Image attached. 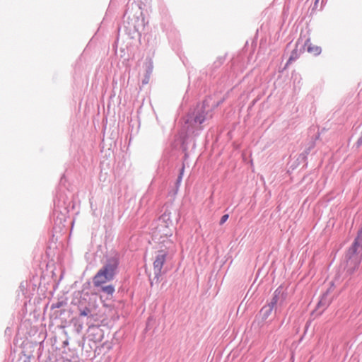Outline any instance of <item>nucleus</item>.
Segmentation results:
<instances>
[{
  "label": "nucleus",
  "mask_w": 362,
  "mask_h": 362,
  "mask_svg": "<svg viewBox=\"0 0 362 362\" xmlns=\"http://www.w3.org/2000/svg\"><path fill=\"white\" fill-rule=\"evenodd\" d=\"M206 102L198 103L194 108H191L184 117V124L182 131L186 136H197L203 130L202 124L207 119L209 110H206Z\"/></svg>",
  "instance_id": "nucleus-1"
},
{
  "label": "nucleus",
  "mask_w": 362,
  "mask_h": 362,
  "mask_svg": "<svg viewBox=\"0 0 362 362\" xmlns=\"http://www.w3.org/2000/svg\"><path fill=\"white\" fill-rule=\"evenodd\" d=\"M346 258V272L352 274L359 267L362 260V223L357 235L349 247Z\"/></svg>",
  "instance_id": "nucleus-2"
},
{
  "label": "nucleus",
  "mask_w": 362,
  "mask_h": 362,
  "mask_svg": "<svg viewBox=\"0 0 362 362\" xmlns=\"http://www.w3.org/2000/svg\"><path fill=\"white\" fill-rule=\"evenodd\" d=\"M119 259L115 256L107 259L104 266L97 272L93 279L95 287L101 286L107 281L112 280L117 274Z\"/></svg>",
  "instance_id": "nucleus-3"
},
{
  "label": "nucleus",
  "mask_w": 362,
  "mask_h": 362,
  "mask_svg": "<svg viewBox=\"0 0 362 362\" xmlns=\"http://www.w3.org/2000/svg\"><path fill=\"white\" fill-rule=\"evenodd\" d=\"M167 256L168 252L164 250H158L156 253L155 260L153 262V272L155 278L157 279H159L162 274V269L166 261Z\"/></svg>",
  "instance_id": "nucleus-4"
},
{
  "label": "nucleus",
  "mask_w": 362,
  "mask_h": 362,
  "mask_svg": "<svg viewBox=\"0 0 362 362\" xmlns=\"http://www.w3.org/2000/svg\"><path fill=\"white\" fill-rule=\"evenodd\" d=\"M126 21H124V23ZM127 25H125L127 31L129 34H134L137 33L139 35H140V29L144 27V23L142 21H140L139 17L133 16V18H130V16H127Z\"/></svg>",
  "instance_id": "nucleus-5"
},
{
  "label": "nucleus",
  "mask_w": 362,
  "mask_h": 362,
  "mask_svg": "<svg viewBox=\"0 0 362 362\" xmlns=\"http://www.w3.org/2000/svg\"><path fill=\"white\" fill-rule=\"evenodd\" d=\"M286 298V293H285L282 286H279L274 292L273 296L268 303L271 306L276 308L278 304L281 305L284 302Z\"/></svg>",
  "instance_id": "nucleus-6"
},
{
  "label": "nucleus",
  "mask_w": 362,
  "mask_h": 362,
  "mask_svg": "<svg viewBox=\"0 0 362 362\" xmlns=\"http://www.w3.org/2000/svg\"><path fill=\"white\" fill-rule=\"evenodd\" d=\"M141 6L139 1L137 0H129L127 4V9L124 15V18H126L128 14H131L134 10H135V14L141 10Z\"/></svg>",
  "instance_id": "nucleus-7"
},
{
  "label": "nucleus",
  "mask_w": 362,
  "mask_h": 362,
  "mask_svg": "<svg viewBox=\"0 0 362 362\" xmlns=\"http://www.w3.org/2000/svg\"><path fill=\"white\" fill-rule=\"evenodd\" d=\"M304 46H307V50L308 52L313 54L315 56L319 55L321 52L322 49L319 46L313 45L310 43V39H307L303 45Z\"/></svg>",
  "instance_id": "nucleus-8"
},
{
  "label": "nucleus",
  "mask_w": 362,
  "mask_h": 362,
  "mask_svg": "<svg viewBox=\"0 0 362 362\" xmlns=\"http://www.w3.org/2000/svg\"><path fill=\"white\" fill-rule=\"evenodd\" d=\"M274 308L267 304L262 308L260 310L259 314L262 316L263 320H265L268 318V317L271 315L273 309Z\"/></svg>",
  "instance_id": "nucleus-9"
},
{
  "label": "nucleus",
  "mask_w": 362,
  "mask_h": 362,
  "mask_svg": "<svg viewBox=\"0 0 362 362\" xmlns=\"http://www.w3.org/2000/svg\"><path fill=\"white\" fill-rule=\"evenodd\" d=\"M298 45H299V42H297L296 48L291 52L289 59L286 62V66H288L289 64H291L293 61L298 59V57L301 53V50H300V51L298 50L297 47H298Z\"/></svg>",
  "instance_id": "nucleus-10"
},
{
  "label": "nucleus",
  "mask_w": 362,
  "mask_h": 362,
  "mask_svg": "<svg viewBox=\"0 0 362 362\" xmlns=\"http://www.w3.org/2000/svg\"><path fill=\"white\" fill-rule=\"evenodd\" d=\"M101 291L107 295H112L115 292V287L112 285L101 286Z\"/></svg>",
  "instance_id": "nucleus-11"
},
{
  "label": "nucleus",
  "mask_w": 362,
  "mask_h": 362,
  "mask_svg": "<svg viewBox=\"0 0 362 362\" xmlns=\"http://www.w3.org/2000/svg\"><path fill=\"white\" fill-rule=\"evenodd\" d=\"M327 293H325L320 300L318 303L317 306L318 307H324L326 308L328 306L329 301L327 300Z\"/></svg>",
  "instance_id": "nucleus-12"
},
{
  "label": "nucleus",
  "mask_w": 362,
  "mask_h": 362,
  "mask_svg": "<svg viewBox=\"0 0 362 362\" xmlns=\"http://www.w3.org/2000/svg\"><path fill=\"white\" fill-rule=\"evenodd\" d=\"M185 167L182 166L181 169L180 170V174L177 177V181H176V186L178 187L182 182L183 173H184Z\"/></svg>",
  "instance_id": "nucleus-13"
},
{
  "label": "nucleus",
  "mask_w": 362,
  "mask_h": 362,
  "mask_svg": "<svg viewBox=\"0 0 362 362\" xmlns=\"http://www.w3.org/2000/svg\"><path fill=\"white\" fill-rule=\"evenodd\" d=\"M91 313V310L88 308V307H85L83 309H80V316H89V315Z\"/></svg>",
  "instance_id": "nucleus-14"
},
{
  "label": "nucleus",
  "mask_w": 362,
  "mask_h": 362,
  "mask_svg": "<svg viewBox=\"0 0 362 362\" xmlns=\"http://www.w3.org/2000/svg\"><path fill=\"white\" fill-rule=\"evenodd\" d=\"M229 216L228 214L223 215L220 220L219 224L223 225L228 218Z\"/></svg>",
  "instance_id": "nucleus-15"
},
{
  "label": "nucleus",
  "mask_w": 362,
  "mask_h": 362,
  "mask_svg": "<svg viewBox=\"0 0 362 362\" xmlns=\"http://www.w3.org/2000/svg\"><path fill=\"white\" fill-rule=\"evenodd\" d=\"M62 303H61V302H58V303H57L56 304L53 305H52V308H60V307L62 306Z\"/></svg>",
  "instance_id": "nucleus-16"
},
{
  "label": "nucleus",
  "mask_w": 362,
  "mask_h": 362,
  "mask_svg": "<svg viewBox=\"0 0 362 362\" xmlns=\"http://www.w3.org/2000/svg\"><path fill=\"white\" fill-rule=\"evenodd\" d=\"M314 147V143H313L312 146L310 147H309L306 151H305V153L306 154H308L310 151L311 150L312 148Z\"/></svg>",
  "instance_id": "nucleus-17"
},
{
  "label": "nucleus",
  "mask_w": 362,
  "mask_h": 362,
  "mask_svg": "<svg viewBox=\"0 0 362 362\" xmlns=\"http://www.w3.org/2000/svg\"><path fill=\"white\" fill-rule=\"evenodd\" d=\"M318 0H316V2Z\"/></svg>",
  "instance_id": "nucleus-18"
}]
</instances>
